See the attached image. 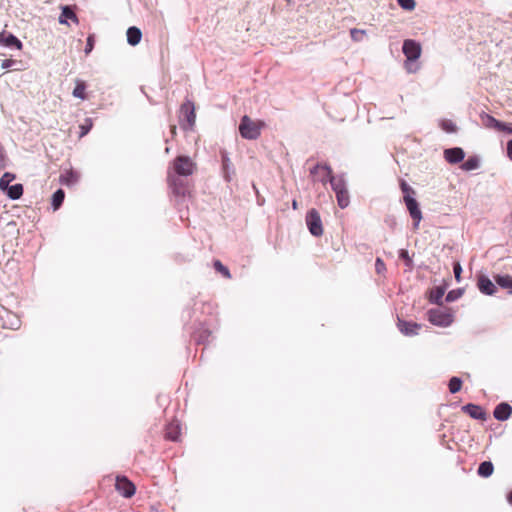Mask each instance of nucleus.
Here are the masks:
<instances>
[{"label": "nucleus", "instance_id": "1", "mask_svg": "<svg viewBox=\"0 0 512 512\" xmlns=\"http://www.w3.org/2000/svg\"><path fill=\"white\" fill-rule=\"evenodd\" d=\"M179 124L183 130H192L196 123L195 105L191 100L183 102L179 109Z\"/></svg>", "mask_w": 512, "mask_h": 512}, {"label": "nucleus", "instance_id": "2", "mask_svg": "<svg viewBox=\"0 0 512 512\" xmlns=\"http://www.w3.org/2000/svg\"><path fill=\"white\" fill-rule=\"evenodd\" d=\"M197 166L196 163L188 156H177L172 162V171L171 174L188 177L194 174Z\"/></svg>", "mask_w": 512, "mask_h": 512}, {"label": "nucleus", "instance_id": "3", "mask_svg": "<svg viewBox=\"0 0 512 512\" xmlns=\"http://www.w3.org/2000/svg\"><path fill=\"white\" fill-rule=\"evenodd\" d=\"M332 190L336 194L338 206L342 209L348 207L350 203V196L347 190V185L342 177H335L331 179Z\"/></svg>", "mask_w": 512, "mask_h": 512}, {"label": "nucleus", "instance_id": "4", "mask_svg": "<svg viewBox=\"0 0 512 512\" xmlns=\"http://www.w3.org/2000/svg\"><path fill=\"white\" fill-rule=\"evenodd\" d=\"M427 319L436 326L447 327L453 322V315L447 308H434L427 312Z\"/></svg>", "mask_w": 512, "mask_h": 512}, {"label": "nucleus", "instance_id": "5", "mask_svg": "<svg viewBox=\"0 0 512 512\" xmlns=\"http://www.w3.org/2000/svg\"><path fill=\"white\" fill-rule=\"evenodd\" d=\"M167 183L171 192L176 197H185L189 192L188 182L181 178V176L173 175L168 172Z\"/></svg>", "mask_w": 512, "mask_h": 512}, {"label": "nucleus", "instance_id": "6", "mask_svg": "<svg viewBox=\"0 0 512 512\" xmlns=\"http://www.w3.org/2000/svg\"><path fill=\"white\" fill-rule=\"evenodd\" d=\"M306 225L309 232L316 237L322 236L324 230L319 212L312 208L306 214Z\"/></svg>", "mask_w": 512, "mask_h": 512}, {"label": "nucleus", "instance_id": "7", "mask_svg": "<svg viewBox=\"0 0 512 512\" xmlns=\"http://www.w3.org/2000/svg\"><path fill=\"white\" fill-rule=\"evenodd\" d=\"M310 174L313 176L314 181H319L323 184L327 183L328 181L331 182V179L335 178V176H333L331 167L326 164L315 165L310 170Z\"/></svg>", "mask_w": 512, "mask_h": 512}, {"label": "nucleus", "instance_id": "8", "mask_svg": "<svg viewBox=\"0 0 512 512\" xmlns=\"http://www.w3.org/2000/svg\"><path fill=\"white\" fill-rule=\"evenodd\" d=\"M115 489L125 498H131L136 492L134 483L130 481L126 476L116 477Z\"/></svg>", "mask_w": 512, "mask_h": 512}, {"label": "nucleus", "instance_id": "9", "mask_svg": "<svg viewBox=\"0 0 512 512\" xmlns=\"http://www.w3.org/2000/svg\"><path fill=\"white\" fill-rule=\"evenodd\" d=\"M404 202L414 221V228H418L420 221L422 220V212L419 208L418 202L411 195H404Z\"/></svg>", "mask_w": 512, "mask_h": 512}, {"label": "nucleus", "instance_id": "10", "mask_svg": "<svg viewBox=\"0 0 512 512\" xmlns=\"http://www.w3.org/2000/svg\"><path fill=\"white\" fill-rule=\"evenodd\" d=\"M239 132L243 138H256V124L248 117L243 116L239 125Z\"/></svg>", "mask_w": 512, "mask_h": 512}, {"label": "nucleus", "instance_id": "11", "mask_svg": "<svg viewBox=\"0 0 512 512\" xmlns=\"http://www.w3.org/2000/svg\"><path fill=\"white\" fill-rule=\"evenodd\" d=\"M403 53L410 61H415L420 57L421 46L414 40L408 39L403 43Z\"/></svg>", "mask_w": 512, "mask_h": 512}, {"label": "nucleus", "instance_id": "12", "mask_svg": "<svg viewBox=\"0 0 512 512\" xmlns=\"http://www.w3.org/2000/svg\"><path fill=\"white\" fill-rule=\"evenodd\" d=\"M462 411L467 413L473 419L482 421L486 420L487 414L485 410L479 405L472 403L466 404L462 407Z\"/></svg>", "mask_w": 512, "mask_h": 512}, {"label": "nucleus", "instance_id": "13", "mask_svg": "<svg viewBox=\"0 0 512 512\" xmlns=\"http://www.w3.org/2000/svg\"><path fill=\"white\" fill-rule=\"evenodd\" d=\"M79 179L80 174L77 171L73 169H67L61 173L59 181L63 185L73 186L79 181Z\"/></svg>", "mask_w": 512, "mask_h": 512}, {"label": "nucleus", "instance_id": "14", "mask_svg": "<svg viewBox=\"0 0 512 512\" xmlns=\"http://www.w3.org/2000/svg\"><path fill=\"white\" fill-rule=\"evenodd\" d=\"M512 414V407L506 402L498 404L493 412V416L499 421L507 420Z\"/></svg>", "mask_w": 512, "mask_h": 512}, {"label": "nucleus", "instance_id": "15", "mask_svg": "<svg viewBox=\"0 0 512 512\" xmlns=\"http://www.w3.org/2000/svg\"><path fill=\"white\" fill-rule=\"evenodd\" d=\"M0 45L11 47L14 46L18 50L23 47L22 42L13 34L6 33L5 31L0 32Z\"/></svg>", "mask_w": 512, "mask_h": 512}, {"label": "nucleus", "instance_id": "16", "mask_svg": "<svg viewBox=\"0 0 512 512\" xmlns=\"http://www.w3.org/2000/svg\"><path fill=\"white\" fill-rule=\"evenodd\" d=\"M477 286L486 295H493L497 290L495 284L484 275L479 276Z\"/></svg>", "mask_w": 512, "mask_h": 512}, {"label": "nucleus", "instance_id": "17", "mask_svg": "<svg viewBox=\"0 0 512 512\" xmlns=\"http://www.w3.org/2000/svg\"><path fill=\"white\" fill-rule=\"evenodd\" d=\"M444 157L449 163L456 164L464 159L465 153L461 148H450L444 151Z\"/></svg>", "mask_w": 512, "mask_h": 512}, {"label": "nucleus", "instance_id": "18", "mask_svg": "<svg viewBox=\"0 0 512 512\" xmlns=\"http://www.w3.org/2000/svg\"><path fill=\"white\" fill-rule=\"evenodd\" d=\"M398 328L404 335L412 336L418 333L419 329L421 328V325L414 322L399 320Z\"/></svg>", "mask_w": 512, "mask_h": 512}, {"label": "nucleus", "instance_id": "19", "mask_svg": "<svg viewBox=\"0 0 512 512\" xmlns=\"http://www.w3.org/2000/svg\"><path fill=\"white\" fill-rule=\"evenodd\" d=\"M3 319H4V322H3L4 328L18 330L21 326L20 318L16 314H14L10 311L6 312V315H5V317H3Z\"/></svg>", "mask_w": 512, "mask_h": 512}, {"label": "nucleus", "instance_id": "20", "mask_svg": "<svg viewBox=\"0 0 512 512\" xmlns=\"http://www.w3.org/2000/svg\"><path fill=\"white\" fill-rule=\"evenodd\" d=\"M142 33L137 27H130L127 30V41L130 45L135 46L141 41Z\"/></svg>", "mask_w": 512, "mask_h": 512}, {"label": "nucleus", "instance_id": "21", "mask_svg": "<svg viewBox=\"0 0 512 512\" xmlns=\"http://www.w3.org/2000/svg\"><path fill=\"white\" fill-rule=\"evenodd\" d=\"M180 437V427L176 423H170L165 430V438L172 441H177Z\"/></svg>", "mask_w": 512, "mask_h": 512}, {"label": "nucleus", "instance_id": "22", "mask_svg": "<svg viewBox=\"0 0 512 512\" xmlns=\"http://www.w3.org/2000/svg\"><path fill=\"white\" fill-rule=\"evenodd\" d=\"M67 19H70L73 22L78 23V17L74 13V11L70 7L65 6L62 9V13H61V15L59 17V22L61 24H66L67 23Z\"/></svg>", "mask_w": 512, "mask_h": 512}, {"label": "nucleus", "instance_id": "23", "mask_svg": "<svg viewBox=\"0 0 512 512\" xmlns=\"http://www.w3.org/2000/svg\"><path fill=\"white\" fill-rule=\"evenodd\" d=\"M494 472V466L490 461L482 462L478 467V475L483 478L491 476Z\"/></svg>", "mask_w": 512, "mask_h": 512}, {"label": "nucleus", "instance_id": "24", "mask_svg": "<svg viewBox=\"0 0 512 512\" xmlns=\"http://www.w3.org/2000/svg\"><path fill=\"white\" fill-rule=\"evenodd\" d=\"M483 119H485V125L487 127L494 128L496 130H505L506 129V123L498 121L493 116L485 114Z\"/></svg>", "mask_w": 512, "mask_h": 512}, {"label": "nucleus", "instance_id": "25", "mask_svg": "<svg viewBox=\"0 0 512 512\" xmlns=\"http://www.w3.org/2000/svg\"><path fill=\"white\" fill-rule=\"evenodd\" d=\"M7 195L12 200H17L23 195V185L14 184L6 189Z\"/></svg>", "mask_w": 512, "mask_h": 512}, {"label": "nucleus", "instance_id": "26", "mask_svg": "<svg viewBox=\"0 0 512 512\" xmlns=\"http://www.w3.org/2000/svg\"><path fill=\"white\" fill-rule=\"evenodd\" d=\"M496 283L506 289H510V292L512 293V277L509 275H497L495 277Z\"/></svg>", "mask_w": 512, "mask_h": 512}, {"label": "nucleus", "instance_id": "27", "mask_svg": "<svg viewBox=\"0 0 512 512\" xmlns=\"http://www.w3.org/2000/svg\"><path fill=\"white\" fill-rule=\"evenodd\" d=\"M65 198V193L62 189H58L52 195V206L54 210H57L62 205Z\"/></svg>", "mask_w": 512, "mask_h": 512}, {"label": "nucleus", "instance_id": "28", "mask_svg": "<svg viewBox=\"0 0 512 512\" xmlns=\"http://www.w3.org/2000/svg\"><path fill=\"white\" fill-rule=\"evenodd\" d=\"M86 85L82 81H77L76 86L73 90V96L82 100L86 99Z\"/></svg>", "mask_w": 512, "mask_h": 512}, {"label": "nucleus", "instance_id": "29", "mask_svg": "<svg viewBox=\"0 0 512 512\" xmlns=\"http://www.w3.org/2000/svg\"><path fill=\"white\" fill-rule=\"evenodd\" d=\"M15 179V175L10 172H5L2 177L0 178V189L2 191H6L8 187L10 186V182H12Z\"/></svg>", "mask_w": 512, "mask_h": 512}, {"label": "nucleus", "instance_id": "30", "mask_svg": "<svg viewBox=\"0 0 512 512\" xmlns=\"http://www.w3.org/2000/svg\"><path fill=\"white\" fill-rule=\"evenodd\" d=\"M213 266L215 270L220 273L224 278L229 279L231 278V274L229 269L222 264L220 260H215L213 263Z\"/></svg>", "mask_w": 512, "mask_h": 512}, {"label": "nucleus", "instance_id": "31", "mask_svg": "<svg viewBox=\"0 0 512 512\" xmlns=\"http://www.w3.org/2000/svg\"><path fill=\"white\" fill-rule=\"evenodd\" d=\"M462 380L458 377H452L449 381V391L454 394L461 390Z\"/></svg>", "mask_w": 512, "mask_h": 512}, {"label": "nucleus", "instance_id": "32", "mask_svg": "<svg viewBox=\"0 0 512 512\" xmlns=\"http://www.w3.org/2000/svg\"><path fill=\"white\" fill-rule=\"evenodd\" d=\"M92 126H93L92 120L87 118L85 120V122L79 126V128H80L79 137L82 138L85 135H87L89 133V131L91 130Z\"/></svg>", "mask_w": 512, "mask_h": 512}, {"label": "nucleus", "instance_id": "33", "mask_svg": "<svg viewBox=\"0 0 512 512\" xmlns=\"http://www.w3.org/2000/svg\"><path fill=\"white\" fill-rule=\"evenodd\" d=\"M440 126L444 131H446L448 133H453L457 129L455 123H453L451 120H448V119L442 120L440 123Z\"/></svg>", "mask_w": 512, "mask_h": 512}, {"label": "nucleus", "instance_id": "34", "mask_svg": "<svg viewBox=\"0 0 512 512\" xmlns=\"http://www.w3.org/2000/svg\"><path fill=\"white\" fill-rule=\"evenodd\" d=\"M350 35L353 41L359 42L364 38L366 32L365 30L353 28L350 30Z\"/></svg>", "mask_w": 512, "mask_h": 512}, {"label": "nucleus", "instance_id": "35", "mask_svg": "<svg viewBox=\"0 0 512 512\" xmlns=\"http://www.w3.org/2000/svg\"><path fill=\"white\" fill-rule=\"evenodd\" d=\"M399 6L405 10L412 11L416 6L415 0H397Z\"/></svg>", "mask_w": 512, "mask_h": 512}, {"label": "nucleus", "instance_id": "36", "mask_svg": "<svg viewBox=\"0 0 512 512\" xmlns=\"http://www.w3.org/2000/svg\"><path fill=\"white\" fill-rule=\"evenodd\" d=\"M478 167V160L475 159V158H469L468 160H466L463 165H462V168L469 171V170H474Z\"/></svg>", "mask_w": 512, "mask_h": 512}, {"label": "nucleus", "instance_id": "37", "mask_svg": "<svg viewBox=\"0 0 512 512\" xmlns=\"http://www.w3.org/2000/svg\"><path fill=\"white\" fill-rule=\"evenodd\" d=\"M399 256H400V258H402V259L405 261L406 266H407L409 269H411V268H412L413 261H412V259L410 258L409 254H408V251H407V250H405V249L400 250Z\"/></svg>", "mask_w": 512, "mask_h": 512}, {"label": "nucleus", "instance_id": "38", "mask_svg": "<svg viewBox=\"0 0 512 512\" xmlns=\"http://www.w3.org/2000/svg\"><path fill=\"white\" fill-rule=\"evenodd\" d=\"M94 43H95V38H94V35L93 34H90L88 37H87V42H86V48H85V54L88 55L94 48Z\"/></svg>", "mask_w": 512, "mask_h": 512}, {"label": "nucleus", "instance_id": "39", "mask_svg": "<svg viewBox=\"0 0 512 512\" xmlns=\"http://www.w3.org/2000/svg\"><path fill=\"white\" fill-rule=\"evenodd\" d=\"M375 270L377 274H383L384 271L386 270V265L384 261L379 257L375 261Z\"/></svg>", "mask_w": 512, "mask_h": 512}, {"label": "nucleus", "instance_id": "40", "mask_svg": "<svg viewBox=\"0 0 512 512\" xmlns=\"http://www.w3.org/2000/svg\"><path fill=\"white\" fill-rule=\"evenodd\" d=\"M455 279L457 282H460L461 280V273H462V267L459 262H456L453 267Z\"/></svg>", "mask_w": 512, "mask_h": 512}, {"label": "nucleus", "instance_id": "41", "mask_svg": "<svg viewBox=\"0 0 512 512\" xmlns=\"http://www.w3.org/2000/svg\"><path fill=\"white\" fill-rule=\"evenodd\" d=\"M400 186L404 195H411L415 193V191L405 181H402Z\"/></svg>", "mask_w": 512, "mask_h": 512}, {"label": "nucleus", "instance_id": "42", "mask_svg": "<svg viewBox=\"0 0 512 512\" xmlns=\"http://www.w3.org/2000/svg\"><path fill=\"white\" fill-rule=\"evenodd\" d=\"M443 293L444 292L441 289H437L435 293H431V300L438 303L441 300Z\"/></svg>", "mask_w": 512, "mask_h": 512}, {"label": "nucleus", "instance_id": "43", "mask_svg": "<svg viewBox=\"0 0 512 512\" xmlns=\"http://www.w3.org/2000/svg\"><path fill=\"white\" fill-rule=\"evenodd\" d=\"M17 63L16 60H13V59H5L2 61L1 63V67L3 69H8L10 67H12L13 65H15Z\"/></svg>", "mask_w": 512, "mask_h": 512}, {"label": "nucleus", "instance_id": "44", "mask_svg": "<svg viewBox=\"0 0 512 512\" xmlns=\"http://www.w3.org/2000/svg\"><path fill=\"white\" fill-rule=\"evenodd\" d=\"M507 155L509 159L512 161V140L507 143Z\"/></svg>", "mask_w": 512, "mask_h": 512}, {"label": "nucleus", "instance_id": "45", "mask_svg": "<svg viewBox=\"0 0 512 512\" xmlns=\"http://www.w3.org/2000/svg\"><path fill=\"white\" fill-rule=\"evenodd\" d=\"M176 130H177V127H176V125H175V124L170 125V132H171V134H172V136H173V137H174V136L176 135V133H177V132H176Z\"/></svg>", "mask_w": 512, "mask_h": 512}, {"label": "nucleus", "instance_id": "46", "mask_svg": "<svg viewBox=\"0 0 512 512\" xmlns=\"http://www.w3.org/2000/svg\"><path fill=\"white\" fill-rule=\"evenodd\" d=\"M504 132H507L509 134H512V127H510L509 125L506 124V129L503 130Z\"/></svg>", "mask_w": 512, "mask_h": 512}, {"label": "nucleus", "instance_id": "47", "mask_svg": "<svg viewBox=\"0 0 512 512\" xmlns=\"http://www.w3.org/2000/svg\"><path fill=\"white\" fill-rule=\"evenodd\" d=\"M508 501L512 504V491L508 494Z\"/></svg>", "mask_w": 512, "mask_h": 512}, {"label": "nucleus", "instance_id": "48", "mask_svg": "<svg viewBox=\"0 0 512 512\" xmlns=\"http://www.w3.org/2000/svg\"><path fill=\"white\" fill-rule=\"evenodd\" d=\"M447 300H448V301L453 300V295H452V293H451V292L447 295Z\"/></svg>", "mask_w": 512, "mask_h": 512}, {"label": "nucleus", "instance_id": "49", "mask_svg": "<svg viewBox=\"0 0 512 512\" xmlns=\"http://www.w3.org/2000/svg\"><path fill=\"white\" fill-rule=\"evenodd\" d=\"M292 206L294 209H297V202L295 200L293 201Z\"/></svg>", "mask_w": 512, "mask_h": 512}, {"label": "nucleus", "instance_id": "50", "mask_svg": "<svg viewBox=\"0 0 512 512\" xmlns=\"http://www.w3.org/2000/svg\"><path fill=\"white\" fill-rule=\"evenodd\" d=\"M261 125L262 124L258 121V124H257L258 130L260 129Z\"/></svg>", "mask_w": 512, "mask_h": 512}]
</instances>
